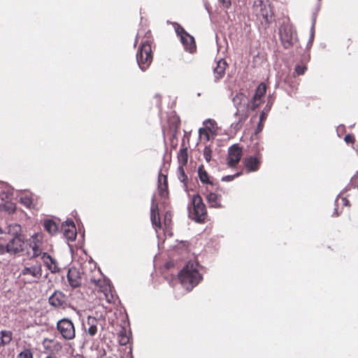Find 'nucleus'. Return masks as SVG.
<instances>
[{
    "instance_id": "32",
    "label": "nucleus",
    "mask_w": 358,
    "mask_h": 358,
    "mask_svg": "<svg viewBox=\"0 0 358 358\" xmlns=\"http://www.w3.org/2000/svg\"><path fill=\"white\" fill-rule=\"evenodd\" d=\"M20 203L27 208H34L33 199L28 195L23 196L20 198Z\"/></svg>"
},
{
    "instance_id": "35",
    "label": "nucleus",
    "mask_w": 358,
    "mask_h": 358,
    "mask_svg": "<svg viewBox=\"0 0 358 358\" xmlns=\"http://www.w3.org/2000/svg\"><path fill=\"white\" fill-rule=\"evenodd\" d=\"M174 27L177 35L179 36L180 38L187 34L185 29L178 23L174 24Z\"/></svg>"
},
{
    "instance_id": "42",
    "label": "nucleus",
    "mask_w": 358,
    "mask_h": 358,
    "mask_svg": "<svg viewBox=\"0 0 358 358\" xmlns=\"http://www.w3.org/2000/svg\"><path fill=\"white\" fill-rule=\"evenodd\" d=\"M339 201H341L343 206H350L349 201L347 199V198H345L344 196H342L341 195L338 196L336 199V202H338Z\"/></svg>"
},
{
    "instance_id": "36",
    "label": "nucleus",
    "mask_w": 358,
    "mask_h": 358,
    "mask_svg": "<svg viewBox=\"0 0 358 358\" xmlns=\"http://www.w3.org/2000/svg\"><path fill=\"white\" fill-rule=\"evenodd\" d=\"M350 188L357 189L358 190V171L351 178L350 182L348 185Z\"/></svg>"
},
{
    "instance_id": "8",
    "label": "nucleus",
    "mask_w": 358,
    "mask_h": 358,
    "mask_svg": "<svg viewBox=\"0 0 358 358\" xmlns=\"http://www.w3.org/2000/svg\"><path fill=\"white\" fill-rule=\"evenodd\" d=\"M57 329L65 340H72L76 336V330L73 323L67 318H63L58 321Z\"/></svg>"
},
{
    "instance_id": "18",
    "label": "nucleus",
    "mask_w": 358,
    "mask_h": 358,
    "mask_svg": "<svg viewBox=\"0 0 358 358\" xmlns=\"http://www.w3.org/2000/svg\"><path fill=\"white\" fill-rule=\"evenodd\" d=\"M198 177L201 182L206 187H209L210 188L216 186L213 178L209 176L203 165H201L198 169Z\"/></svg>"
},
{
    "instance_id": "15",
    "label": "nucleus",
    "mask_w": 358,
    "mask_h": 358,
    "mask_svg": "<svg viewBox=\"0 0 358 358\" xmlns=\"http://www.w3.org/2000/svg\"><path fill=\"white\" fill-rule=\"evenodd\" d=\"M41 344L43 349L51 354L58 353L63 348L62 344L55 338H45Z\"/></svg>"
},
{
    "instance_id": "20",
    "label": "nucleus",
    "mask_w": 358,
    "mask_h": 358,
    "mask_svg": "<svg viewBox=\"0 0 358 358\" xmlns=\"http://www.w3.org/2000/svg\"><path fill=\"white\" fill-rule=\"evenodd\" d=\"M158 191L159 194L162 198H166L169 196V187L167 176L162 171L158 176Z\"/></svg>"
},
{
    "instance_id": "5",
    "label": "nucleus",
    "mask_w": 358,
    "mask_h": 358,
    "mask_svg": "<svg viewBox=\"0 0 358 358\" xmlns=\"http://www.w3.org/2000/svg\"><path fill=\"white\" fill-rule=\"evenodd\" d=\"M193 208V219L199 223H203L207 217V210L201 196L199 194H195L192 199Z\"/></svg>"
},
{
    "instance_id": "1",
    "label": "nucleus",
    "mask_w": 358,
    "mask_h": 358,
    "mask_svg": "<svg viewBox=\"0 0 358 358\" xmlns=\"http://www.w3.org/2000/svg\"><path fill=\"white\" fill-rule=\"evenodd\" d=\"M199 264L196 261H189L178 274L181 285L188 291L192 290L203 279L199 273Z\"/></svg>"
},
{
    "instance_id": "6",
    "label": "nucleus",
    "mask_w": 358,
    "mask_h": 358,
    "mask_svg": "<svg viewBox=\"0 0 358 358\" xmlns=\"http://www.w3.org/2000/svg\"><path fill=\"white\" fill-rule=\"evenodd\" d=\"M90 281L96 287L99 288V291L103 294L104 299L108 303H113L116 301V295L114 294L110 285L105 280L91 278Z\"/></svg>"
},
{
    "instance_id": "38",
    "label": "nucleus",
    "mask_w": 358,
    "mask_h": 358,
    "mask_svg": "<svg viewBox=\"0 0 358 358\" xmlns=\"http://www.w3.org/2000/svg\"><path fill=\"white\" fill-rule=\"evenodd\" d=\"M17 358H33V353L29 349H25L21 352Z\"/></svg>"
},
{
    "instance_id": "27",
    "label": "nucleus",
    "mask_w": 358,
    "mask_h": 358,
    "mask_svg": "<svg viewBox=\"0 0 358 358\" xmlns=\"http://www.w3.org/2000/svg\"><path fill=\"white\" fill-rule=\"evenodd\" d=\"M227 66V62L224 59H220L216 63V66L214 68V73L216 79H220L223 77Z\"/></svg>"
},
{
    "instance_id": "46",
    "label": "nucleus",
    "mask_w": 358,
    "mask_h": 358,
    "mask_svg": "<svg viewBox=\"0 0 358 358\" xmlns=\"http://www.w3.org/2000/svg\"><path fill=\"white\" fill-rule=\"evenodd\" d=\"M153 99H154V100L156 101L157 106L158 107H160L161 106V103H162L161 96L159 95H155Z\"/></svg>"
},
{
    "instance_id": "3",
    "label": "nucleus",
    "mask_w": 358,
    "mask_h": 358,
    "mask_svg": "<svg viewBox=\"0 0 358 358\" xmlns=\"http://www.w3.org/2000/svg\"><path fill=\"white\" fill-rule=\"evenodd\" d=\"M43 274L40 262H27L20 273V278L26 283L38 282Z\"/></svg>"
},
{
    "instance_id": "9",
    "label": "nucleus",
    "mask_w": 358,
    "mask_h": 358,
    "mask_svg": "<svg viewBox=\"0 0 358 358\" xmlns=\"http://www.w3.org/2000/svg\"><path fill=\"white\" fill-rule=\"evenodd\" d=\"M253 10L257 17H262L266 22L272 15L271 7L268 0H255Z\"/></svg>"
},
{
    "instance_id": "33",
    "label": "nucleus",
    "mask_w": 358,
    "mask_h": 358,
    "mask_svg": "<svg viewBox=\"0 0 358 358\" xmlns=\"http://www.w3.org/2000/svg\"><path fill=\"white\" fill-rule=\"evenodd\" d=\"M0 338L2 340V345L8 344L12 339V334L10 331H2L0 333Z\"/></svg>"
},
{
    "instance_id": "4",
    "label": "nucleus",
    "mask_w": 358,
    "mask_h": 358,
    "mask_svg": "<svg viewBox=\"0 0 358 358\" xmlns=\"http://www.w3.org/2000/svg\"><path fill=\"white\" fill-rule=\"evenodd\" d=\"M131 332L127 330L124 327H122L117 334V339L121 348L119 349L120 352L123 351L124 354L122 358H133L132 348L130 344Z\"/></svg>"
},
{
    "instance_id": "51",
    "label": "nucleus",
    "mask_w": 358,
    "mask_h": 358,
    "mask_svg": "<svg viewBox=\"0 0 358 358\" xmlns=\"http://www.w3.org/2000/svg\"><path fill=\"white\" fill-rule=\"evenodd\" d=\"M1 345H2V340H1V338H0V346H1Z\"/></svg>"
},
{
    "instance_id": "49",
    "label": "nucleus",
    "mask_w": 358,
    "mask_h": 358,
    "mask_svg": "<svg viewBox=\"0 0 358 358\" xmlns=\"http://www.w3.org/2000/svg\"><path fill=\"white\" fill-rule=\"evenodd\" d=\"M140 38V34H138L137 36H136V41H135V45H136V43H138V38Z\"/></svg>"
},
{
    "instance_id": "16",
    "label": "nucleus",
    "mask_w": 358,
    "mask_h": 358,
    "mask_svg": "<svg viewBox=\"0 0 358 358\" xmlns=\"http://www.w3.org/2000/svg\"><path fill=\"white\" fill-rule=\"evenodd\" d=\"M262 162V156L257 154L256 156H250L244 159L243 163L248 172H254L259 170Z\"/></svg>"
},
{
    "instance_id": "41",
    "label": "nucleus",
    "mask_w": 358,
    "mask_h": 358,
    "mask_svg": "<svg viewBox=\"0 0 358 358\" xmlns=\"http://www.w3.org/2000/svg\"><path fill=\"white\" fill-rule=\"evenodd\" d=\"M242 174L241 172H238L236 173V174L234 175H229V176H226L224 177H223L222 178V181H225V182H229V181H231L233 180L234 178L240 176Z\"/></svg>"
},
{
    "instance_id": "31",
    "label": "nucleus",
    "mask_w": 358,
    "mask_h": 358,
    "mask_svg": "<svg viewBox=\"0 0 358 358\" xmlns=\"http://www.w3.org/2000/svg\"><path fill=\"white\" fill-rule=\"evenodd\" d=\"M178 178L179 180L184 184L185 187H187L188 178L185 172L184 168L182 166H179L178 169Z\"/></svg>"
},
{
    "instance_id": "14",
    "label": "nucleus",
    "mask_w": 358,
    "mask_h": 358,
    "mask_svg": "<svg viewBox=\"0 0 358 358\" xmlns=\"http://www.w3.org/2000/svg\"><path fill=\"white\" fill-rule=\"evenodd\" d=\"M280 38L285 48H290L294 41V33L290 27L285 26L280 29Z\"/></svg>"
},
{
    "instance_id": "48",
    "label": "nucleus",
    "mask_w": 358,
    "mask_h": 358,
    "mask_svg": "<svg viewBox=\"0 0 358 358\" xmlns=\"http://www.w3.org/2000/svg\"><path fill=\"white\" fill-rule=\"evenodd\" d=\"M168 222H170V220H168L167 215H165V219H164V224L165 225L168 224Z\"/></svg>"
},
{
    "instance_id": "21",
    "label": "nucleus",
    "mask_w": 358,
    "mask_h": 358,
    "mask_svg": "<svg viewBox=\"0 0 358 358\" xmlns=\"http://www.w3.org/2000/svg\"><path fill=\"white\" fill-rule=\"evenodd\" d=\"M41 259L43 260L44 265L51 273H57L59 271V267L57 261L48 253L43 252L41 255Z\"/></svg>"
},
{
    "instance_id": "30",
    "label": "nucleus",
    "mask_w": 358,
    "mask_h": 358,
    "mask_svg": "<svg viewBox=\"0 0 358 358\" xmlns=\"http://www.w3.org/2000/svg\"><path fill=\"white\" fill-rule=\"evenodd\" d=\"M178 159L180 164L179 166H184L187 164L188 161V155L187 148L180 149L178 155Z\"/></svg>"
},
{
    "instance_id": "43",
    "label": "nucleus",
    "mask_w": 358,
    "mask_h": 358,
    "mask_svg": "<svg viewBox=\"0 0 358 358\" xmlns=\"http://www.w3.org/2000/svg\"><path fill=\"white\" fill-rule=\"evenodd\" d=\"M344 140L348 144L349 143L353 144L355 141V136L352 134H350L345 135Z\"/></svg>"
},
{
    "instance_id": "44",
    "label": "nucleus",
    "mask_w": 358,
    "mask_h": 358,
    "mask_svg": "<svg viewBox=\"0 0 358 358\" xmlns=\"http://www.w3.org/2000/svg\"><path fill=\"white\" fill-rule=\"evenodd\" d=\"M218 1L222 5V6L226 9H228L231 7V0H218Z\"/></svg>"
},
{
    "instance_id": "40",
    "label": "nucleus",
    "mask_w": 358,
    "mask_h": 358,
    "mask_svg": "<svg viewBox=\"0 0 358 358\" xmlns=\"http://www.w3.org/2000/svg\"><path fill=\"white\" fill-rule=\"evenodd\" d=\"M205 127L204 128H211L213 129V133L215 134L216 131V123L214 120H208L204 122Z\"/></svg>"
},
{
    "instance_id": "34",
    "label": "nucleus",
    "mask_w": 358,
    "mask_h": 358,
    "mask_svg": "<svg viewBox=\"0 0 358 358\" xmlns=\"http://www.w3.org/2000/svg\"><path fill=\"white\" fill-rule=\"evenodd\" d=\"M1 209L8 213H13L15 211L16 206L12 202H6L2 205Z\"/></svg>"
},
{
    "instance_id": "37",
    "label": "nucleus",
    "mask_w": 358,
    "mask_h": 358,
    "mask_svg": "<svg viewBox=\"0 0 358 358\" xmlns=\"http://www.w3.org/2000/svg\"><path fill=\"white\" fill-rule=\"evenodd\" d=\"M203 157L206 162H209L211 160L212 150L210 146H206L203 149Z\"/></svg>"
},
{
    "instance_id": "39",
    "label": "nucleus",
    "mask_w": 358,
    "mask_h": 358,
    "mask_svg": "<svg viewBox=\"0 0 358 358\" xmlns=\"http://www.w3.org/2000/svg\"><path fill=\"white\" fill-rule=\"evenodd\" d=\"M307 70V67L305 65H296L295 66V73L297 75V76H301V75H303L306 72V71Z\"/></svg>"
},
{
    "instance_id": "22",
    "label": "nucleus",
    "mask_w": 358,
    "mask_h": 358,
    "mask_svg": "<svg viewBox=\"0 0 358 358\" xmlns=\"http://www.w3.org/2000/svg\"><path fill=\"white\" fill-rule=\"evenodd\" d=\"M48 301L55 308L63 307L66 303V296L62 292L56 291L50 296Z\"/></svg>"
},
{
    "instance_id": "28",
    "label": "nucleus",
    "mask_w": 358,
    "mask_h": 358,
    "mask_svg": "<svg viewBox=\"0 0 358 358\" xmlns=\"http://www.w3.org/2000/svg\"><path fill=\"white\" fill-rule=\"evenodd\" d=\"M43 227L51 235L55 234L58 230V225L51 220H45L43 222Z\"/></svg>"
},
{
    "instance_id": "52",
    "label": "nucleus",
    "mask_w": 358,
    "mask_h": 358,
    "mask_svg": "<svg viewBox=\"0 0 358 358\" xmlns=\"http://www.w3.org/2000/svg\"><path fill=\"white\" fill-rule=\"evenodd\" d=\"M2 229L0 228V234H2Z\"/></svg>"
},
{
    "instance_id": "45",
    "label": "nucleus",
    "mask_w": 358,
    "mask_h": 358,
    "mask_svg": "<svg viewBox=\"0 0 358 358\" xmlns=\"http://www.w3.org/2000/svg\"><path fill=\"white\" fill-rule=\"evenodd\" d=\"M266 114L264 112H262L261 114H260V116H259V125H258V127L260 129L261 127H262V123L264 121V120L266 119Z\"/></svg>"
},
{
    "instance_id": "2",
    "label": "nucleus",
    "mask_w": 358,
    "mask_h": 358,
    "mask_svg": "<svg viewBox=\"0 0 358 358\" xmlns=\"http://www.w3.org/2000/svg\"><path fill=\"white\" fill-rule=\"evenodd\" d=\"M145 39L141 42V46L136 53V61L142 71L146 70L152 62L153 55L151 48L152 41L150 31L145 34Z\"/></svg>"
},
{
    "instance_id": "25",
    "label": "nucleus",
    "mask_w": 358,
    "mask_h": 358,
    "mask_svg": "<svg viewBox=\"0 0 358 358\" xmlns=\"http://www.w3.org/2000/svg\"><path fill=\"white\" fill-rule=\"evenodd\" d=\"M98 320L94 317L89 316L87 320V327L85 331L91 336H94L97 333Z\"/></svg>"
},
{
    "instance_id": "12",
    "label": "nucleus",
    "mask_w": 358,
    "mask_h": 358,
    "mask_svg": "<svg viewBox=\"0 0 358 358\" xmlns=\"http://www.w3.org/2000/svg\"><path fill=\"white\" fill-rule=\"evenodd\" d=\"M233 102L235 106L237 108V112L236 116L238 117V122L236 124V127H241L243 123L245 121L248 117L247 113L240 114L241 111L242 106H244L247 102L246 96L243 93H238L233 99Z\"/></svg>"
},
{
    "instance_id": "50",
    "label": "nucleus",
    "mask_w": 358,
    "mask_h": 358,
    "mask_svg": "<svg viewBox=\"0 0 358 358\" xmlns=\"http://www.w3.org/2000/svg\"><path fill=\"white\" fill-rule=\"evenodd\" d=\"M45 358H57L55 355H50L47 356Z\"/></svg>"
},
{
    "instance_id": "29",
    "label": "nucleus",
    "mask_w": 358,
    "mask_h": 358,
    "mask_svg": "<svg viewBox=\"0 0 358 358\" xmlns=\"http://www.w3.org/2000/svg\"><path fill=\"white\" fill-rule=\"evenodd\" d=\"M199 134L201 139H203L206 142H208L210 139V134H215L213 133V129L211 128H200L199 129Z\"/></svg>"
},
{
    "instance_id": "47",
    "label": "nucleus",
    "mask_w": 358,
    "mask_h": 358,
    "mask_svg": "<svg viewBox=\"0 0 358 358\" xmlns=\"http://www.w3.org/2000/svg\"><path fill=\"white\" fill-rule=\"evenodd\" d=\"M6 252H7V246L0 243V255H3Z\"/></svg>"
},
{
    "instance_id": "13",
    "label": "nucleus",
    "mask_w": 358,
    "mask_h": 358,
    "mask_svg": "<svg viewBox=\"0 0 358 358\" xmlns=\"http://www.w3.org/2000/svg\"><path fill=\"white\" fill-rule=\"evenodd\" d=\"M243 155V149L238 144L229 147L227 158V166L230 168H235L239 163Z\"/></svg>"
},
{
    "instance_id": "26",
    "label": "nucleus",
    "mask_w": 358,
    "mask_h": 358,
    "mask_svg": "<svg viewBox=\"0 0 358 358\" xmlns=\"http://www.w3.org/2000/svg\"><path fill=\"white\" fill-rule=\"evenodd\" d=\"M64 235L69 241H73L76 239L77 233L75 224L73 222H70L69 224H67L66 226H65Z\"/></svg>"
},
{
    "instance_id": "23",
    "label": "nucleus",
    "mask_w": 358,
    "mask_h": 358,
    "mask_svg": "<svg viewBox=\"0 0 358 358\" xmlns=\"http://www.w3.org/2000/svg\"><path fill=\"white\" fill-rule=\"evenodd\" d=\"M150 219L152 224L157 229L162 228V223L159 213L158 204L153 203L150 210Z\"/></svg>"
},
{
    "instance_id": "53",
    "label": "nucleus",
    "mask_w": 358,
    "mask_h": 358,
    "mask_svg": "<svg viewBox=\"0 0 358 358\" xmlns=\"http://www.w3.org/2000/svg\"><path fill=\"white\" fill-rule=\"evenodd\" d=\"M80 358H83V357H80Z\"/></svg>"
},
{
    "instance_id": "11",
    "label": "nucleus",
    "mask_w": 358,
    "mask_h": 358,
    "mask_svg": "<svg viewBox=\"0 0 358 358\" xmlns=\"http://www.w3.org/2000/svg\"><path fill=\"white\" fill-rule=\"evenodd\" d=\"M267 87L264 83H261L257 87L252 99L247 102V108L251 110L257 109L263 102Z\"/></svg>"
},
{
    "instance_id": "10",
    "label": "nucleus",
    "mask_w": 358,
    "mask_h": 358,
    "mask_svg": "<svg viewBox=\"0 0 358 358\" xmlns=\"http://www.w3.org/2000/svg\"><path fill=\"white\" fill-rule=\"evenodd\" d=\"M28 245L33 251L32 257L35 258L41 255L43 252V234L42 232H38L30 236L27 241Z\"/></svg>"
},
{
    "instance_id": "24",
    "label": "nucleus",
    "mask_w": 358,
    "mask_h": 358,
    "mask_svg": "<svg viewBox=\"0 0 358 358\" xmlns=\"http://www.w3.org/2000/svg\"><path fill=\"white\" fill-rule=\"evenodd\" d=\"M180 41L186 50L192 52L196 49L195 41L188 33L180 37Z\"/></svg>"
},
{
    "instance_id": "7",
    "label": "nucleus",
    "mask_w": 358,
    "mask_h": 358,
    "mask_svg": "<svg viewBox=\"0 0 358 358\" xmlns=\"http://www.w3.org/2000/svg\"><path fill=\"white\" fill-rule=\"evenodd\" d=\"M206 199L210 208H222V189L217 187L215 189L214 187H206Z\"/></svg>"
},
{
    "instance_id": "19",
    "label": "nucleus",
    "mask_w": 358,
    "mask_h": 358,
    "mask_svg": "<svg viewBox=\"0 0 358 358\" xmlns=\"http://www.w3.org/2000/svg\"><path fill=\"white\" fill-rule=\"evenodd\" d=\"M67 279L69 285L73 288L78 287L81 285V274L76 268H71L69 269Z\"/></svg>"
},
{
    "instance_id": "17",
    "label": "nucleus",
    "mask_w": 358,
    "mask_h": 358,
    "mask_svg": "<svg viewBox=\"0 0 358 358\" xmlns=\"http://www.w3.org/2000/svg\"><path fill=\"white\" fill-rule=\"evenodd\" d=\"M24 242L20 236H14L7 244V252L16 254L24 249Z\"/></svg>"
}]
</instances>
